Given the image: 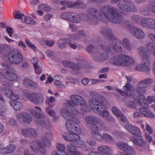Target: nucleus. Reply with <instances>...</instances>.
Listing matches in <instances>:
<instances>
[{"label":"nucleus","instance_id":"nucleus-9","mask_svg":"<svg viewBox=\"0 0 155 155\" xmlns=\"http://www.w3.org/2000/svg\"><path fill=\"white\" fill-rule=\"evenodd\" d=\"M60 112L62 116L66 120H69L73 124H76L80 123L79 120L76 117L72 115L71 113L65 109H61Z\"/></svg>","mask_w":155,"mask_h":155},{"label":"nucleus","instance_id":"nucleus-58","mask_svg":"<svg viewBox=\"0 0 155 155\" xmlns=\"http://www.w3.org/2000/svg\"><path fill=\"white\" fill-rule=\"evenodd\" d=\"M25 22L27 24L33 25L35 24V21L31 18L27 16L25 18Z\"/></svg>","mask_w":155,"mask_h":155},{"label":"nucleus","instance_id":"nucleus-15","mask_svg":"<svg viewBox=\"0 0 155 155\" xmlns=\"http://www.w3.org/2000/svg\"><path fill=\"white\" fill-rule=\"evenodd\" d=\"M140 135H134L131 138V140L135 144L140 147H143L146 146V142Z\"/></svg>","mask_w":155,"mask_h":155},{"label":"nucleus","instance_id":"nucleus-16","mask_svg":"<svg viewBox=\"0 0 155 155\" xmlns=\"http://www.w3.org/2000/svg\"><path fill=\"white\" fill-rule=\"evenodd\" d=\"M125 57L124 54L116 56L111 59V62L115 65L123 66V65H126L125 62L123 61L124 58H126Z\"/></svg>","mask_w":155,"mask_h":155},{"label":"nucleus","instance_id":"nucleus-28","mask_svg":"<svg viewBox=\"0 0 155 155\" xmlns=\"http://www.w3.org/2000/svg\"><path fill=\"white\" fill-rule=\"evenodd\" d=\"M9 103L11 106L15 110H20L23 107V105L21 103L16 101H11Z\"/></svg>","mask_w":155,"mask_h":155},{"label":"nucleus","instance_id":"nucleus-19","mask_svg":"<svg viewBox=\"0 0 155 155\" xmlns=\"http://www.w3.org/2000/svg\"><path fill=\"white\" fill-rule=\"evenodd\" d=\"M24 94L25 97L27 98L30 101L36 105V99L38 93H31L28 91H25Z\"/></svg>","mask_w":155,"mask_h":155},{"label":"nucleus","instance_id":"nucleus-6","mask_svg":"<svg viewBox=\"0 0 155 155\" xmlns=\"http://www.w3.org/2000/svg\"><path fill=\"white\" fill-rule=\"evenodd\" d=\"M62 62L65 67L77 70H79L82 68L86 69L88 68V66L84 63L78 62L76 64L72 62L64 61H63Z\"/></svg>","mask_w":155,"mask_h":155},{"label":"nucleus","instance_id":"nucleus-60","mask_svg":"<svg viewBox=\"0 0 155 155\" xmlns=\"http://www.w3.org/2000/svg\"><path fill=\"white\" fill-rule=\"evenodd\" d=\"M6 147L8 154L13 152L15 149V146L13 144H10Z\"/></svg>","mask_w":155,"mask_h":155},{"label":"nucleus","instance_id":"nucleus-10","mask_svg":"<svg viewBox=\"0 0 155 155\" xmlns=\"http://www.w3.org/2000/svg\"><path fill=\"white\" fill-rule=\"evenodd\" d=\"M142 63L136 66L135 70L139 71L148 72L150 70V60H142Z\"/></svg>","mask_w":155,"mask_h":155},{"label":"nucleus","instance_id":"nucleus-26","mask_svg":"<svg viewBox=\"0 0 155 155\" xmlns=\"http://www.w3.org/2000/svg\"><path fill=\"white\" fill-rule=\"evenodd\" d=\"M138 52L140 55L142 57V60H149L150 55L147 53L145 50V48L143 47L139 48Z\"/></svg>","mask_w":155,"mask_h":155},{"label":"nucleus","instance_id":"nucleus-13","mask_svg":"<svg viewBox=\"0 0 155 155\" xmlns=\"http://www.w3.org/2000/svg\"><path fill=\"white\" fill-rule=\"evenodd\" d=\"M141 25L144 27L150 29H155V20L151 18L142 19Z\"/></svg>","mask_w":155,"mask_h":155},{"label":"nucleus","instance_id":"nucleus-55","mask_svg":"<svg viewBox=\"0 0 155 155\" xmlns=\"http://www.w3.org/2000/svg\"><path fill=\"white\" fill-rule=\"evenodd\" d=\"M96 117L93 116H88L85 118V120L89 124H93L94 123Z\"/></svg>","mask_w":155,"mask_h":155},{"label":"nucleus","instance_id":"nucleus-48","mask_svg":"<svg viewBox=\"0 0 155 155\" xmlns=\"http://www.w3.org/2000/svg\"><path fill=\"white\" fill-rule=\"evenodd\" d=\"M111 48L115 51L117 52H121L122 48L120 45H118L116 42L111 44Z\"/></svg>","mask_w":155,"mask_h":155},{"label":"nucleus","instance_id":"nucleus-33","mask_svg":"<svg viewBox=\"0 0 155 155\" xmlns=\"http://www.w3.org/2000/svg\"><path fill=\"white\" fill-rule=\"evenodd\" d=\"M122 44L125 49L128 51H130L132 48V45H131L129 40L127 38H124L122 41Z\"/></svg>","mask_w":155,"mask_h":155},{"label":"nucleus","instance_id":"nucleus-29","mask_svg":"<svg viewBox=\"0 0 155 155\" xmlns=\"http://www.w3.org/2000/svg\"><path fill=\"white\" fill-rule=\"evenodd\" d=\"M145 0H136L138 3L143 2ZM150 5L148 6V8L151 12L155 14V0H149Z\"/></svg>","mask_w":155,"mask_h":155},{"label":"nucleus","instance_id":"nucleus-43","mask_svg":"<svg viewBox=\"0 0 155 155\" xmlns=\"http://www.w3.org/2000/svg\"><path fill=\"white\" fill-rule=\"evenodd\" d=\"M66 39H60L58 42V47L60 49H64L66 47L68 43Z\"/></svg>","mask_w":155,"mask_h":155},{"label":"nucleus","instance_id":"nucleus-22","mask_svg":"<svg viewBox=\"0 0 155 155\" xmlns=\"http://www.w3.org/2000/svg\"><path fill=\"white\" fill-rule=\"evenodd\" d=\"M14 69L12 70L13 72L10 71H7L5 75V77L9 80L14 81L18 79L17 75L15 73Z\"/></svg>","mask_w":155,"mask_h":155},{"label":"nucleus","instance_id":"nucleus-24","mask_svg":"<svg viewBox=\"0 0 155 155\" xmlns=\"http://www.w3.org/2000/svg\"><path fill=\"white\" fill-rule=\"evenodd\" d=\"M97 140L100 141L104 140L109 143H113L114 141L113 138L110 135L107 133L103 134L102 135L101 134L100 136L99 137Z\"/></svg>","mask_w":155,"mask_h":155},{"label":"nucleus","instance_id":"nucleus-46","mask_svg":"<svg viewBox=\"0 0 155 155\" xmlns=\"http://www.w3.org/2000/svg\"><path fill=\"white\" fill-rule=\"evenodd\" d=\"M81 17L83 21L84 22L89 21V24H93V21L94 19L89 18V16L83 13L81 15Z\"/></svg>","mask_w":155,"mask_h":155},{"label":"nucleus","instance_id":"nucleus-42","mask_svg":"<svg viewBox=\"0 0 155 155\" xmlns=\"http://www.w3.org/2000/svg\"><path fill=\"white\" fill-rule=\"evenodd\" d=\"M72 13V12H64L61 14L60 17L62 19L70 21Z\"/></svg>","mask_w":155,"mask_h":155},{"label":"nucleus","instance_id":"nucleus-30","mask_svg":"<svg viewBox=\"0 0 155 155\" xmlns=\"http://www.w3.org/2000/svg\"><path fill=\"white\" fill-rule=\"evenodd\" d=\"M92 133L91 135L92 137L95 139L97 140L99 137L101 135L98 133V127L96 125H93L91 127Z\"/></svg>","mask_w":155,"mask_h":155},{"label":"nucleus","instance_id":"nucleus-45","mask_svg":"<svg viewBox=\"0 0 155 155\" xmlns=\"http://www.w3.org/2000/svg\"><path fill=\"white\" fill-rule=\"evenodd\" d=\"M139 101L138 102V104L140 106L141 105L144 106L145 105L146 102V98L142 94H140L138 97Z\"/></svg>","mask_w":155,"mask_h":155},{"label":"nucleus","instance_id":"nucleus-38","mask_svg":"<svg viewBox=\"0 0 155 155\" xmlns=\"http://www.w3.org/2000/svg\"><path fill=\"white\" fill-rule=\"evenodd\" d=\"M23 83L24 85L26 86H30L31 87L35 88L37 86L36 84L34 82L28 78H25L23 80Z\"/></svg>","mask_w":155,"mask_h":155},{"label":"nucleus","instance_id":"nucleus-41","mask_svg":"<svg viewBox=\"0 0 155 155\" xmlns=\"http://www.w3.org/2000/svg\"><path fill=\"white\" fill-rule=\"evenodd\" d=\"M70 19V21L78 23L80 21L81 18L78 15L72 12Z\"/></svg>","mask_w":155,"mask_h":155},{"label":"nucleus","instance_id":"nucleus-32","mask_svg":"<svg viewBox=\"0 0 155 155\" xmlns=\"http://www.w3.org/2000/svg\"><path fill=\"white\" fill-rule=\"evenodd\" d=\"M126 58H124L123 61L125 62L126 65H123V66H131L134 63V60L131 57L124 54Z\"/></svg>","mask_w":155,"mask_h":155},{"label":"nucleus","instance_id":"nucleus-7","mask_svg":"<svg viewBox=\"0 0 155 155\" xmlns=\"http://www.w3.org/2000/svg\"><path fill=\"white\" fill-rule=\"evenodd\" d=\"M30 147L34 152L40 153L39 155H46L45 149L40 142H33L31 144Z\"/></svg>","mask_w":155,"mask_h":155},{"label":"nucleus","instance_id":"nucleus-23","mask_svg":"<svg viewBox=\"0 0 155 155\" xmlns=\"http://www.w3.org/2000/svg\"><path fill=\"white\" fill-rule=\"evenodd\" d=\"M53 136L52 134L50 133H46L44 136L42 137V141L43 143L46 146H49L51 144L50 139Z\"/></svg>","mask_w":155,"mask_h":155},{"label":"nucleus","instance_id":"nucleus-39","mask_svg":"<svg viewBox=\"0 0 155 155\" xmlns=\"http://www.w3.org/2000/svg\"><path fill=\"white\" fill-rule=\"evenodd\" d=\"M35 108L37 109L38 110L36 111L34 110H31V114L35 117V119L38 118L39 117H42V115L40 114L41 111V109L39 107H36Z\"/></svg>","mask_w":155,"mask_h":155},{"label":"nucleus","instance_id":"nucleus-11","mask_svg":"<svg viewBox=\"0 0 155 155\" xmlns=\"http://www.w3.org/2000/svg\"><path fill=\"white\" fill-rule=\"evenodd\" d=\"M100 31L108 39L113 41L115 40L112 30L110 28L106 27H101L100 29Z\"/></svg>","mask_w":155,"mask_h":155},{"label":"nucleus","instance_id":"nucleus-54","mask_svg":"<svg viewBox=\"0 0 155 155\" xmlns=\"http://www.w3.org/2000/svg\"><path fill=\"white\" fill-rule=\"evenodd\" d=\"M42 117H39L38 118L35 119L36 123L38 125H41L42 127H44L46 126L45 122Z\"/></svg>","mask_w":155,"mask_h":155},{"label":"nucleus","instance_id":"nucleus-64","mask_svg":"<svg viewBox=\"0 0 155 155\" xmlns=\"http://www.w3.org/2000/svg\"><path fill=\"white\" fill-rule=\"evenodd\" d=\"M112 110L115 115L117 117H118V116L120 115V114L122 113L121 111L115 107H112Z\"/></svg>","mask_w":155,"mask_h":155},{"label":"nucleus","instance_id":"nucleus-2","mask_svg":"<svg viewBox=\"0 0 155 155\" xmlns=\"http://www.w3.org/2000/svg\"><path fill=\"white\" fill-rule=\"evenodd\" d=\"M106 100L103 98L100 99V101H97L95 103L91 100L90 105L92 107V109L96 114L103 117H106L108 114V111L106 110L105 106Z\"/></svg>","mask_w":155,"mask_h":155},{"label":"nucleus","instance_id":"nucleus-52","mask_svg":"<svg viewBox=\"0 0 155 155\" xmlns=\"http://www.w3.org/2000/svg\"><path fill=\"white\" fill-rule=\"evenodd\" d=\"M135 91L138 93L143 94L145 92L146 90H145V88L143 87H142L141 85L138 84L137 87L135 90Z\"/></svg>","mask_w":155,"mask_h":155},{"label":"nucleus","instance_id":"nucleus-25","mask_svg":"<svg viewBox=\"0 0 155 155\" xmlns=\"http://www.w3.org/2000/svg\"><path fill=\"white\" fill-rule=\"evenodd\" d=\"M137 11L134 2L131 1L127 0L125 11L135 12Z\"/></svg>","mask_w":155,"mask_h":155},{"label":"nucleus","instance_id":"nucleus-40","mask_svg":"<svg viewBox=\"0 0 155 155\" xmlns=\"http://www.w3.org/2000/svg\"><path fill=\"white\" fill-rule=\"evenodd\" d=\"M122 26L124 29H128L131 31L134 26L131 24V22L128 20L124 21L122 24Z\"/></svg>","mask_w":155,"mask_h":155},{"label":"nucleus","instance_id":"nucleus-14","mask_svg":"<svg viewBox=\"0 0 155 155\" xmlns=\"http://www.w3.org/2000/svg\"><path fill=\"white\" fill-rule=\"evenodd\" d=\"M21 134L24 136L29 138H32L37 135L36 130L31 127H27L22 130Z\"/></svg>","mask_w":155,"mask_h":155},{"label":"nucleus","instance_id":"nucleus-47","mask_svg":"<svg viewBox=\"0 0 155 155\" xmlns=\"http://www.w3.org/2000/svg\"><path fill=\"white\" fill-rule=\"evenodd\" d=\"M98 150L100 153H106L111 150L110 147L106 145L100 146L97 148Z\"/></svg>","mask_w":155,"mask_h":155},{"label":"nucleus","instance_id":"nucleus-53","mask_svg":"<svg viewBox=\"0 0 155 155\" xmlns=\"http://www.w3.org/2000/svg\"><path fill=\"white\" fill-rule=\"evenodd\" d=\"M1 91H4L5 94L6 96L10 97L13 93L12 90L6 87H3L1 89Z\"/></svg>","mask_w":155,"mask_h":155},{"label":"nucleus","instance_id":"nucleus-17","mask_svg":"<svg viewBox=\"0 0 155 155\" xmlns=\"http://www.w3.org/2000/svg\"><path fill=\"white\" fill-rule=\"evenodd\" d=\"M132 35L138 39H142L145 37L144 32L140 28L134 26L131 31Z\"/></svg>","mask_w":155,"mask_h":155},{"label":"nucleus","instance_id":"nucleus-49","mask_svg":"<svg viewBox=\"0 0 155 155\" xmlns=\"http://www.w3.org/2000/svg\"><path fill=\"white\" fill-rule=\"evenodd\" d=\"M127 0H123L119 2L118 3L117 6L121 10L125 11Z\"/></svg>","mask_w":155,"mask_h":155},{"label":"nucleus","instance_id":"nucleus-37","mask_svg":"<svg viewBox=\"0 0 155 155\" xmlns=\"http://www.w3.org/2000/svg\"><path fill=\"white\" fill-rule=\"evenodd\" d=\"M85 49L88 53L94 55L98 54L99 53L98 51L96 50L94 46L91 45H87Z\"/></svg>","mask_w":155,"mask_h":155},{"label":"nucleus","instance_id":"nucleus-36","mask_svg":"<svg viewBox=\"0 0 155 155\" xmlns=\"http://www.w3.org/2000/svg\"><path fill=\"white\" fill-rule=\"evenodd\" d=\"M131 19L135 23L139 25L141 23L142 17L141 16L137 14H134L131 17Z\"/></svg>","mask_w":155,"mask_h":155},{"label":"nucleus","instance_id":"nucleus-8","mask_svg":"<svg viewBox=\"0 0 155 155\" xmlns=\"http://www.w3.org/2000/svg\"><path fill=\"white\" fill-rule=\"evenodd\" d=\"M123 90L126 91V92L122 91L119 89H116V91L123 96L128 95L129 94L132 96H134V93L135 92L134 88V87L130 85V83L126 84L123 87Z\"/></svg>","mask_w":155,"mask_h":155},{"label":"nucleus","instance_id":"nucleus-3","mask_svg":"<svg viewBox=\"0 0 155 155\" xmlns=\"http://www.w3.org/2000/svg\"><path fill=\"white\" fill-rule=\"evenodd\" d=\"M7 54V57L11 63L18 64L23 61L21 54L16 49L10 48Z\"/></svg>","mask_w":155,"mask_h":155},{"label":"nucleus","instance_id":"nucleus-12","mask_svg":"<svg viewBox=\"0 0 155 155\" xmlns=\"http://www.w3.org/2000/svg\"><path fill=\"white\" fill-rule=\"evenodd\" d=\"M66 127L68 130L70 132L75 134H80L81 129L79 126H74V124L69 120H66Z\"/></svg>","mask_w":155,"mask_h":155},{"label":"nucleus","instance_id":"nucleus-34","mask_svg":"<svg viewBox=\"0 0 155 155\" xmlns=\"http://www.w3.org/2000/svg\"><path fill=\"white\" fill-rule=\"evenodd\" d=\"M90 95L91 97L93 99H90L89 101V104L91 100L94 101V103H95L97 101H100V99H103V98H101L100 95H99L97 93L94 92H91L90 93Z\"/></svg>","mask_w":155,"mask_h":155},{"label":"nucleus","instance_id":"nucleus-50","mask_svg":"<svg viewBox=\"0 0 155 155\" xmlns=\"http://www.w3.org/2000/svg\"><path fill=\"white\" fill-rule=\"evenodd\" d=\"M83 2L81 1H77L74 3L71 2V8L75 7L77 8H81L82 7Z\"/></svg>","mask_w":155,"mask_h":155},{"label":"nucleus","instance_id":"nucleus-1","mask_svg":"<svg viewBox=\"0 0 155 155\" xmlns=\"http://www.w3.org/2000/svg\"><path fill=\"white\" fill-rule=\"evenodd\" d=\"M117 8L113 7L104 6L101 8L100 10L95 8H89L87 11L98 20L103 21L105 18L113 23L120 24L123 21L121 15L117 12Z\"/></svg>","mask_w":155,"mask_h":155},{"label":"nucleus","instance_id":"nucleus-44","mask_svg":"<svg viewBox=\"0 0 155 155\" xmlns=\"http://www.w3.org/2000/svg\"><path fill=\"white\" fill-rule=\"evenodd\" d=\"M147 50L152 54L155 50V45L153 42L148 43L146 45Z\"/></svg>","mask_w":155,"mask_h":155},{"label":"nucleus","instance_id":"nucleus-27","mask_svg":"<svg viewBox=\"0 0 155 155\" xmlns=\"http://www.w3.org/2000/svg\"><path fill=\"white\" fill-rule=\"evenodd\" d=\"M108 58V54L104 52L98 55H94V58L97 61H103L106 60Z\"/></svg>","mask_w":155,"mask_h":155},{"label":"nucleus","instance_id":"nucleus-31","mask_svg":"<svg viewBox=\"0 0 155 155\" xmlns=\"http://www.w3.org/2000/svg\"><path fill=\"white\" fill-rule=\"evenodd\" d=\"M10 49L9 46L6 45H0V54L2 52L4 56L7 57V54Z\"/></svg>","mask_w":155,"mask_h":155},{"label":"nucleus","instance_id":"nucleus-62","mask_svg":"<svg viewBox=\"0 0 155 155\" xmlns=\"http://www.w3.org/2000/svg\"><path fill=\"white\" fill-rule=\"evenodd\" d=\"M69 108L71 111L69 112H70L72 115H76L78 113V111L76 108L74 106H71Z\"/></svg>","mask_w":155,"mask_h":155},{"label":"nucleus","instance_id":"nucleus-63","mask_svg":"<svg viewBox=\"0 0 155 155\" xmlns=\"http://www.w3.org/2000/svg\"><path fill=\"white\" fill-rule=\"evenodd\" d=\"M148 9L145 8H142L141 9L140 11L141 13L145 16H148L150 14V11H151L150 9Z\"/></svg>","mask_w":155,"mask_h":155},{"label":"nucleus","instance_id":"nucleus-56","mask_svg":"<svg viewBox=\"0 0 155 155\" xmlns=\"http://www.w3.org/2000/svg\"><path fill=\"white\" fill-rule=\"evenodd\" d=\"M67 148L68 153L71 155L75 150H77L76 147L74 144L68 145L67 146Z\"/></svg>","mask_w":155,"mask_h":155},{"label":"nucleus","instance_id":"nucleus-18","mask_svg":"<svg viewBox=\"0 0 155 155\" xmlns=\"http://www.w3.org/2000/svg\"><path fill=\"white\" fill-rule=\"evenodd\" d=\"M71 100L74 102L75 105H80L82 106L85 105L86 102L85 100L82 97L75 95H73L71 96Z\"/></svg>","mask_w":155,"mask_h":155},{"label":"nucleus","instance_id":"nucleus-61","mask_svg":"<svg viewBox=\"0 0 155 155\" xmlns=\"http://www.w3.org/2000/svg\"><path fill=\"white\" fill-rule=\"evenodd\" d=\"M5 102H2L1 103H0V115L5 112L7 110L5 104Z\"/></svg>","mask_w":155,"mask_h":155},{"label":"nucleus","instance_id":"nucleus-59","mask_svg":"<svg viewBox=\"0 0 155 155\" xmlns=\"http://www.w3.org/2000/svg\"><path fill=\"white\" fill-rule=\"evenodd\" d=\"M125 105L130 108H134L136 107V104L135 102L132 101H130L125 102Z\"/></svg>","mask_w":155,"mask_h":155},{"label":"nucleus","instance_id":"nucleus-20","mask_svg":"<svg viewBox=\"0 0 155 155\" xmlns=\"http://www.w3.org/2000/svg\"><path fill=\"white\" fill-rule=\"evenodd\" d=\"M124 128L130 133L134 134V135H141V132L140 129L138 127L130 124L125 126Z\"/></svg>","mask_w":155,"mask_h":155},{"label":"nucleus","instance_id":"nucleus-4","mask_svg":"<svg viewBox=\"0 0 155 155\" xmlns=\"http://www.w3.org/2000/svg\"><path fill=\"white\" fill-rule=\"evenodd\" d=\"M116 145L124 152H118V155H134L135 153L134 149L124 142H119L116 144Z\"/></svg>","mask_w":155,"mask_h":155},{"label":"nucleus","instance_id":"nucleus-51","mask_svg":"<svg viewBox=\"0 0 155 155\" xmlns=\"http://www.w3.org/2000/svg\"><path fill=\"white\" fill-rule=\"evenodd\" d=\"M100 47L104 50L109 53L111 51L110 44L108 43H104L100 45Z\"/></svg>","mask_w":155,"mask_h":155},{"label":"nucleus","instance_id":"nucleus-35","mask_svg":"<svg viewBox=\"0 0 155 155\" xmlns=\"http://www.w3.org/2000/svg\"><path fill=\"white\" fill-rule=\"evenodd\" d=\"M153 82L152 79L147 78L141 80L138 84L145 88L148 86V84L152 83Z\"/></svg>","mask_w":155,"mask_h":155},{"label":"nucleus","instance_id":"nucleus-21","mask_svg":"<svg viewBox=\"0 0 155 155\" xmlns=\"http://www.w3.org/2000/svg\"><path fill=\"white\" fill-rule=\"evenodd\" d=\"M79 134H74L71 132L67 133H64L63 136L65 140L67 141L74 140L79 139Z\"/></svg>","mask_w":155,"mask_h":155},{"label":"nucleus","instance_id":"nucleus-5","mask_svg":"<svg viewBox=\"0 0 155 155\" xmlns=\"http://www.w3.org/2000/svg\"><path fill=\"white\" fill-rule=\"evenodd\" d=\"M16 118L18 122L22 124H29L32 119L30 114L25 111L17 114L16 115Z\"/></svg>","mask_w":155,"mask_h":155},{"label":"nucleus","instance_id":"nucleus-57","mask_svg":"<svg viewBox=\"0 0 155 155\" xmlns=\"http://www.w3.org/2000/svg\"><path fill=\"white\" fill-rule=\"evenodd\" d=\"M36 100V105L42 104L44 102V96L42 94L38 93Z\"/></svg>","mask_w":155,"mask_h":155}]
</instances>
